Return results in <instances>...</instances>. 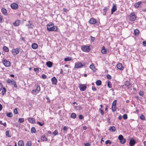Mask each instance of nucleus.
<instances>
[{"label":"nucleus","instance_id":"nucleus-1","mask_svg":"<svg viewBox=\"0 0 146 146\" xmlns=\"http://www.w3.org/2000/svg\"><path fill=\"white\" fill-rule=\"evenodd\" d=\"M47 30L48 31H58L57 27L54 26L53 23H50L47 25Z\"/></svg>","mask_w":146,"mask_h":146},{"label":"nucleus","instance_id":"nucleus-2","mask_svg":"<svg viewBox=\"0 0 146 146\" xmlns=\"http://www.w3.org/2000/svg\"><path fill=\"white\" fill-rule=\"evenodd\" d=\"M81 50L84 52H88L90 50V46H87L86 45H83L81 46Z\"/></svg>","mask_w":146,"mask_h":146},{"label":"nucleus","instance_id":"nucleus-3","mask_svg":"<svg viewBox=\"0 0 146 146\" xmlns=\"http://www.w3.org/2000/svg\"><path fill=\"white\" fill-rule=\"evenodd\" d=\"M7 82L9 84L13 85L14 87L15 88H17V86L16 84V82L13 79H8L7 81Z\"/></svg>","mask_w":146,"mask_h":146},{"label":"nucleus","instance_id":"nucleus-4","mask_svg":"<svg viewBox=\"0 0 146 146\" xmlns=\"http://www.w3.org/2000/svg\"><path fill=\"white\" fill-rule=\"evenodd\" d=\"M130 20L132 21H134L136 19V16L134 12H132L130 15Z\"/></svg>","mask_w":146,"mask_h":146},{"label":"nucleus","instance_id":"nucleus-5","mask_svg":"<svg viewBox=\"0 0 146 146\" xmlns=\"http://www.w3.org/2000/svg\"><path fill=\"white\" fill-rule=\"evenodd\" d=\"M40 90V86L37 85L36 89L33 90L32 91L31 93L33 94H36L38 93Z\"/></svg>","mask_w":146,"mask_h":146},{"label":"nucleus","instance_id":"nucleus-6","mask_svg":"<svg viewBox=\"0 0 146 146\" xmlns=\"http://www.w3.org/2000/svg\"><path fill=\"white\" fill-rule=\"evenodd\" d=\"M125 86L128 89L129 88L131 87L132 86V83L130 80H127L125 82L124 84L122 86V87H123Z\"/></svg>","mask_w":146,"mask_h":146},{"label":"nucleus","instance_id":"nucleus-7","mask_svg":"<svg viewBox=\"0 0 146 146\" xmlns=\"http://www.w3.org/2000/svg\"><path fill=\"white\" fill-rule=\"evenodd\" d=\"M118 139L120 140V142L121 144L124 143L126 141V139L123 138V136L121 135L119 136Z\"/></svg>","mask_w":146,"mask_h":146},{"label":"nucleus","instance_id":"nucleus-8","mask_svg":"<svg viewBox=\"0 0 146 146\" xmlns=\"http://www.w3.org/2000/svg\"><path fill=\"white\" fill-rule=\"evenodd\" d=\"M3 63L4 66L6 67H9L10 66V62L6 60H4L3 61Z\"/></svg>","mask_w":146,"mask_h":146},{"label":"nucleus","instance_id":"nucleus-9","mask_svg":"<svg viewBox=\"0 0 146 146\" xmlns=\"http://www.w3.org/2000/svg\"><path fill=\"white\" fill-rule=\"evenodd\" d=\"M11 52L13 55H16L19 53V48H17L15 49H13Z\"/></svg>","mask_w":146,"mask_h":146},{"label":"nucleus","instance_id":"nucleus-10","mask_svg":"<svg viewBox=\"0 0 146 146\" xmlns=\"http://www.w3.org/2000/svg\"><path fill=\"white\" fill-rule=\"evenodd\" d=\"M79 87L81 91H85L86 88V86L84 84H80L79 86Z\"/></svg>","mask_w":146,"mask_h":146},{"label":"nucleus","instance_id":"nucleus-11","mask_svg":"<svg viewBox=\"0 0 146 146\" xmlns=\"http://www.w3.org/2000/svg\"><path fill=\"white\" fill-rule=\"evenodd\" d=\"M84 65L82 64L81 63L78 62L75 63L74 68H79L83 67Z\"/></svg>","mask_w":146,"mask_h":146},{"label":"nucleus","instance_id":"nucleus-12","mask_svg":"<svg viewBox=\"0 0 146 146\" xmlns=\"http://www.w3.org/2000/svg\"><path fill=\"white\" fill-rule=\"evenodd\" d=\"M89 23L91 24L95 25L96 24L97 22L96 20L94 18H91L89 20Z\"/></svg>","mask_w":146,"mask_h":146},{"label":"nucleus","instance_id":"nucleus-13","mask_svg":"<svg viewBox=\"0 0 146 146\" xmlns=\"http://www.w3.org/2000/svg\"><path fill=\"white\" fill-rule=\"evenodd\" d=\"M11 8L14 9L16 10L18 8V5L15 3H13L11 4Z\"/></svg>","mask_w":146,"mask_h":146},{"label":"nucleus","instance_id":"nucleus-14","mask_svg":"<svg viewBox=\"0 0 146 146\" xmlns=\"http://www.w3.org/2000/svg\"><path fill=\"white\" fill-rule=\"evenodd\" d=\"M52 84L53 85H56L57 82V80L56 78L55 77H52L51 79Z\"/></svg>","mask_w":146,"mask_h":146},{"label":"nucleus","instance_id":"nucleus-15","mask_svg":"<svg viewBox=\"0 0 146 146\" xmlns=\"http://www.w3.org/2000/svg\"><path fill=\"white\" fill-rule=\"evenodd\" d=\"M117 67L118 69L120 70H123L124 69V67L122 66V64L121 63H118Z\"/></svg>","mask_w":146,"mask_h":146},{"label":"nucleus","instance_id":"nucleus-16","mask_svg":"<svg viewBox=\"0 0 146 146\" xmlns=\"http://www.w3.org/2000/svg\"><path fill=\"white\" fill-rule=\"evenodd\" d=\"M136 142L133 139H130L129 142V144L130 146H133L135 144Z\"/></svg>","mask_w":146,"mask_h":146},{"label":"nucleus","instance_id":"nucleus-17","mask_svg":"<svg viewBox=\"0 0 146 146\" xmlns=\"http://www.w3.org/2000/svg\"><path fill=\"white\" fill-rule=\"evenodd\" d=\"M20 21L19 20H17L13 23V24L14 26L17 27L19 26L20 25Z\"/></svg>","mask_w":146,"mask_h":146},{"label":"nucleus","instance_id":"nucleus-18","mask_svg":"<svg viewBox=\"0 0 146 146\" xmlns=\"http://www.w3.org/2000/svg\"><path fill=\"white\" fill-rule=\"evenodd\" d=\"M117 9V7L116 5L113 4V6L111 9V14H113V13L116 11Z\"/></svg>","mask_w":146,"mask_h":146},{"label":"nucleus","instance_id":"nucleus-19","mask_svg":"<svg viewBox=\"0 0 146 146\" xmlns=\"http://www.w3.org/2000/svg\"><path fill=\"white\" fill-rule=\"evenodd\" d=\"M28 120L29 122L33 124L35 123V120L34 118L31 117L29 118H28Z\"/></svg>","mask_w":146,"mask_h":146},{"label":"nucleus","instance_id":"nucleus-20","mask_svg":"<svg viewBox=\"0 0 146 146\" xmlns=\"http://www.w3.org/2000/svg\"><path fill=\"white\" fill-rule=\"evenodd\" d=\"M90 68L93 70L94 72H95L96 71V68L95 67V66L94 64L93 63H92L90 66Z\"/></svg>","mask_w":146,"mask_h":146},{"label":"nucleus","instance_id":"nucleus-21","mask_svg":"<svg viewBox=\"0 0 146 146\" xmlns=\"http://www.w3.org/2000/svg\"><path fill=\"white\" fill-rule=\"evenodd\" d=\"M46 65L48 67L50 68L52 66L53 63L49 61L46 62Z\"/></svg>","mask_w":146,"mask_h":146},{"label":"nucleus","instance_id":"nucleus-22","mask_svg":"<svg viewBox=\"0 0 146 146\" xmlns=\"http://www.w3.org/2000/svg\"><path fill=\"white\" fill-rule=\"evenodd\" d=\"M41 139L42 141H47V138L45 137L44 135H42L41 137Z\"/></svg>","mask_w":146,"mask_h":146},{"label":"nucleus","instance_id":"nucleus-23","mask_svg":"<svg viewBox=\"0 0 146 146\" xmlns=\"http://www.w3.org/2000/svg\"><path fill=\"white\" fill-rule=\"evenodd\" d=\"M142 3V2L141 1H139L138 2L135 3L134 4V6L135 8L138 7L139 5Z\"/></svg>","mask_w":146,"mask_h":146},{"label":"nucleus","instance_id":"nucleus-24","mask_svg":"<svg viewBox=\"0 0 146 146\" xmlns=\"http://www.w3.org/2000/svg\"><path fill=\"white\" fill-rule=\"evenodd\" d=\"M1 11L2 13L5 15H7V10L4 8H3L1 9Z\"/></svg>","mask_w":146,"mask_h":146},{"label":"nucleus","instance_id":"nucleus-25","mask_svg":"<svg viewBox=\"0 0 146 146\" xmlns=\"http://www.w3.org/2000/svg\"><path fill=\"white\" fill-rule=\"evenodd\" d=\"M101 52L103 54H105L107 52V50L105 48L104 46H103L101 50Z\"/></svg>","mask_w":146,"mask_h":146},{"label":"nucleus","instance_id":"nucleus-26","mask_svg":"<svg viewBox=\"0 0 146 146\" xmlns=\"http://www.w3.org/2000/svg\"><path fill=\"white\" fill-rule=\"evenodd\" d=\"M109 129L111 131L114 132L116 130V128L115 126H112L110 127Z\"/></svg>","mask_w":146,"mask_h":146},{"label":"nucleus","instance_id":"nucleus-27","mask_svg":"<svg viewBox=\"0 0 146 146\" xmlns=\"http://www.w3.org/2000/svg\"><path fill=\"white\" fill-rule=\"evenodd\" d=\"M18 146H24V143L22 140H20L18 143Z\"/></svg>","mask_w":146,"mask_h":146},{"label":"nucleus","instance_id":"nucleus-28","mask_svg":"<svg viewBox=\"0 0 146 146\" xmlns=\"http://www.w3.org/2000/svg\"><path fill=\"white\" fill-rule=\"evenodd\" d=\"M38 47L37 44L36 43H34L32 45V47L33 49H36Z\"/></svg>","mask_w":146,"mask_h":146},{"label":"nucleus","instance_id":"nucleus-29","mask_svg":"<svg viewBox=\"0 0 146 146\" xmlns=\"http://www.w3.org/2000/svg\"><path fill=\"white\" fill-rule=\"evenodd\" d=\"M134 34L135 36H138L139 33V30L137 29H135L134 31Z\"/></svg>","mask_w":146,"mask_h":146},{"label":"nucleus","instance_id":"nucleus-30","mask_svg":"<svg viewBox=\"0 0 146 146\" xmlns=\"http://www.w3.org/2000/svg\"><path fill=\"white\" fill-rule=\"evenodd\" d=\"M28 22L30 23L29 24H27L26 26H28L29 28H32L33 26V25H32V21H29Z\"/></svg>","mask_w":146,"mask_h":146},{"label":"nucleus","instance_id":"nucleus-31","mask_svg":"<svg viewBox=\"0 0 146 146\" xmlns=\"http://www.w3.org/2000/svg\"><path fill=\"white\" fill-rule=\"evenodd\" d=\"M2 90L1 92V94L2 96L4 95V94H5L6 91V88L5 87L3 88H2Z\"/></svg>","mask_w":146,"mask_h":146},{"label":"nucleus","instance_id":"nucleus-32","mask_svg":"<svg viewBox=\"0 0 146 146\" xmlns=\"http://www.w3.org/2000/svg\"><path fill=\"white\" fill-rule=\"evenodd\" d=\"M107 85L110 88H112V85L111 83V82L109 81H107Z\"/></svg>","mask_w":146,"mask_h":146},{"label":"nucleus","instance_id":"nucleus-33","mask_svg":"<svg viewBox=\"0 0 146 146\" xmlns=\"http://www.w3.org/2000/svg\"><path fill=\"white\" fill-rule=\"evenodd\" d=\"M75 108L76 110H80L82 109V107L80 106H77L75 107Z\"/></svg>","mask_w":146,"mask_h":146},{"label":"nucleus","instance_id":"nucleus-34","mask_svg":"<svg viewBox=\"0 0 146 146\" xmlns=\"http://www.w3.org/2000/svg\"><path fill=\"white\" fill-rule=\"evenodd\" d=\"M96 84L97 86H100L102 84V82L100 80H97L96 82Z\"/></svg>","mask_w":146,"mask_h":146},{"label":"nucleus","instance_id":"nucleus-35","mask_svg":"<svg viewBox=\"0 0 146 146\" xmlns=\"http://www.w3.org/2000/svg\"><path fill=\"white\" fill-rule=\"evenodd\" d=\"M72 60V58L70 57H68L65 58L64 59V60L65 61H70Z\"/></svg>","mask_w":146,"mask_h":146},{"label":"nucleus","instance_id":"nucleus-36","mask_svg":"<svg viewBox=\"0 0 146 146\" xmlns=\"http://www.w3.org/2000/svg\"><path fill=\"white\" fill-rule=\"evenodd\" d=\"M3 50L5 52H8L9 50L8 48L6 46H4L3 47Z\"/></svg>","mask_w":146,"mask_h":146},{"label":"nucleus","instance_id":"nucleus-37","mask_svg":"<svg viewBox=\"0 0 146 146\" xmlns=\"http://www.w3.org/2000/svg\"><path fill=\"white\" fill-rule=\"evenodd\" d=\"M111 110L113 112L115 111L116 110V106H112Z\"/></svg>","mask_w":146,"mask_h":146},{"label":"nucleus","instance_id":"nucleus-38","mask_svg":"<svg viewBox=\"0 0 146 146\" xmlns=\"http://www.w3.org/2000/svg\"><path fill=\"white\" fill-rule=\"evenodd\" d=\"M71 118L75 119L76 117V115L75 113H72L71 115Z\"/></svg>","mask_w":146,"mask_h":146},{"label":"nucleus","instance_id":"nucleus-39","mask_svg":"<svg viewBox=\"0 0 146 146\" xmlns=\"http://www.w3.org/2000/svg\"><path fill=\"white\" fill-rule=\"evenodd\" d=\"M36 132V130L34 127H32L31 128V132L32 133H35Z\"/></svg>","mask_w":146,"mask_h":146},{"label":"nucleus","instance_id":"nucleus-40","mask_svg":"<svg viewBox=\"0 0 146 146\" xmlns=\"http://www.w3.org/2000/svg\"><path fill=\"white\" fill-rule=\"evenodd\" d=\"M140 118L141 120H144L145 119V116L143 114H142L140 116Z\"/></svg>","mask_w":146,"mask_h":146},{"label":"nucleus","instance_id":"nucleus-41","mask_svg":"<svg viewBox=\"0 0 146 146\" xmlns=\"http://www.w3.org/2000/svg\"><path fill=\"white\" fill-rule=\"evenodd\" d=\"M7 115L8 117H13V115L12 113L9 112L7 113Z\"/></svg>","mask_w":146,"mask_h":146},{"label":"nucleus","instance_id":"nucleus-42","mask_svg":"<svg viewBox=\"0 0 146 146\" xmlns=\"http://www.w3.org/2000/svg\"><path fill=\"white\" fill-rule=\"evenodd\" d=\"M53 133L54 136L58 135V130L57 129L55 130V131L53 132Z\"/></svg>","mask_w":146,"mask_h":146},{"label":"nucleus","instance_id":"nucleus-43","mask_svg":"<svg viewBox=\"0 0 146 146\" xmlns=\"http://www.w3.org/2000/svg\"><path fill=\"white\" fill-rule=\"evenodd\" d=\"M31 141H28L26 144V146H31Z\"/></svg>","mask_w":146,"mask_h":146},{"label":"nucleus","instance_id":"nucleus-44","mask_svg":"<svg viewBox=\"0 0 146 146\" xmlns=\"http://www.w3.org/2000/svg\"><path fill=\"white\" fill-rule=\"evenodd\" d=\"M19 121L20 123L23 122L24 121V119L23 118H19Z\"/></svg>","mask_w":146,"mask_h":146},{"label":"nucleus","instance_id":"nucleus-45","mask_svg":"<svg viewBox=\"0 0 146 146\" xmlns=\"http://www.w3.org/2000/svg\"><path fill=\"white\" fill-rule=\"evenodd\" d=\"M14 113L15 114H18L17 110V108L15 109L14 111Z\"/></svg>","mask_w":146,"mask_h":146},{"label":"nucleus","instance_id":"nucleus-46","mask_svg":"<svg viewBox=\"0 0 146 146\" xmlns=\"http://www.w3.org/2000/svg\"><path fill=\"white\" fill-rule=\"evenodd\" d=\"M99 110L100 111V113L101 114L103 115H104V111L103 110H102V109L100 108V109H99Z\"/></svg>","mask_w":146,"mask_h":146},{"label":"nucleus","instance_id":"nucleus-47","mask_svg":"<svg viewBox=\"0 0 146 146\" xmlns=\"http://www.w3.org/2000/svg\"><path fill=\"white\" fill-rule=\"evenodd\" d=\"M6 135L7 136H8L9 137H11V136L10 135H9V131H6L5 132Z\"/></svg>","mask_w":146,"mask_h":146},{"label":"nucleus","instance_id":"nucleus-48","mask_svg":"<svg viewBox=\"0 0 146 146\" xmlns=\"http://www.w3.org/2000/svg\"><path fill=\"white\" fill-rule=\"evenodd\" d=\"M123 117L124 119H127V114H125L123 115Z\"/></svg>","mask_w":146,"mask_h":146},{"label":"nucleus","instance_id":"nucleus-49","mask_svg":"<svg viewBox=\"0 0 146 146\" xmlns=\"http://www.w3.org/2000/svg\"><path fill=\"white\" fill-rule=\"evenodd\" d=\"M42 79H45L46 78L47 76L46 75L43 74L42 75Z\"/></svg>","mask_w":146,"mask_h":146},{"label":"nucleus","instance_id":"nucleus-50","mask_svg":"<svg viewBox=\"0 0 146 146\" xmlns=\"http://www.w3.org/2000/svg\"><path fill=\"white\" fill-rule=\"evenodd\" d=\"M105 143L106 144H111V143L110 140H108L106 141Z\"/></svg>","mask_w":146,"mask_h":146},{"label":"nucleus","instance_id":"nucleus-51","mask_svg":"<svg viewBox=\"0 0 146 146\" xmlns=\"http://www.w3.org/2000/svg\"><path fill=\"white\" fill-rule=\"evenodd\" d=\"M107 78L109 80H110L111 78V77L110 75L108 74L107 75Z\"/></svg>","mask_w":146,"mask_h":146},{"label":"nucleus","instance_id":"nucleus-52","mask_svg":"<svg viewBox=\"0 0 146 146\" xmlns=\"http://www.w3.org/2000/svg\"><path fill=\"white\" fill-rule=\"evenodd\" d=\"M3 17L2 16L0 15V23H2L3 22Z\"/></svg>","mask_w":146,"mask_h":146},{"label":"nucleus","instance_id":"nucleus-53","mask_svg":"<svg viewBox=\"0 0 146 146\" xmlns=\"http://www.w3.org/2000/svg\"><path fill=\"white\" fill-rule=\"evenodd\" d=\"M79 118L80 119H82L84 118V116L82 115H80L79 116Z\"/></svg>","mask_w":146,"mask_h":146},{"label":"nucleus","instance_id":"nucleus-54","mask_svg":"<svg viewBox=\"0 0 146 146\" xmlns=\"http://www.w3.org/2000/svg\"><path fill=\"white\" fill-rule=\"evenodd\" d=\"M107 8L106 7L104 8V9H103V10H104V11L105 13V15H106V12H107Z\"/></svg>","mask_w":146,"mask_h":146},{"label":"nucleus","instance_id":"nucleus-55","mask_svg":"<svg viewBox=\"0 0 146 146\" xmlns=\"http://www.w3.org/2000/svg\"><path fill=\"white\" fill-rule=\"evenodd\" d=\"M117 100H115L113 102L112 106H116V103Z\"/></svg>","mask_w":146,"mask_h":146},{"label":"nucleus","instance_id":"nucleus-56","mask_svg":"<svg viewBox=\"0 0 146 146\" xmlns=\"http://www.w3.org/2000/svg\"><path fill=\"white\" fill-rule=\"evenodd\" d=\"M37 124H39V125H40L41 126H42L44 124V123H41V122H37Z\"/></svg>","mask_w":146,"mask_h":146},{"label":"nucleus","instance_id":"nucleus-57","mask_svg":"<svg viewBox=\"0 0 146 146\" xmlns=\"http://www.w3.org/2000/svg\"><path fill=\"white\" fill-rule=\"evenodd\" d=\"M139 95L141 96H143L144 94L143 92L142 91H140L139 92Z\"/></svg>","mask_w":146,"mask_h":146},{"label":"nucleus","instance_id":"nucleus-58","mask_svg":"<svg viewBox=\"0 0 146 146\" xmlns=\"http://www.w3.org/2000/svg\"><path fill=\"white\" fill-rule=\"evenodd\" d=\"M91 40L92 42H94V40L95 39V38L92 36H91Z\"/></svg>","mask_w":146,"mask_h":146},{"label":"nucleus","instance_id":"nucleus-59","mask_svg":"<svg viewBox=\"0 0 146 146\" xmlns=\"http://www.w3.org/2000/svg\"><path fill=\"white\" fill-rule=\"evenodd\" d=\"M46 99L47 100H48V102L49 103H50L51 101L49 98L48 97H46Z\"/></svg>","mask_w":146,"mask_h":146},{"label":"nucleus","instance_id":"nucleus-60","mask_svg":"<svg viewBox=\"0 0 146 146\" xmlns=\"http://www.w3.org/2000/svg\"><path fill=\"white\" fill-rule=\"evenodd\" d=\"M3 88V85L0 82V91H1Z\"/></svg>","mask_w":146,"mask_h":146},{"label":"nucleus","instance_id":"nucleus-61","mask_svg":"<svg viewBox=\"0 0 146 146\" xmlns=\"http://www.w3.org/2000/svg\"><path fill=\"white\" fill-rule=\"evenodd\" d=\"M92 89L94 91H96V89L95 87V86H92Z\"/></svg>","mask_w":146,"mask_h":146},{"label":"nucleus","instance_id":"nucleus-62","mask_svg":"<svg viewBox=\"0 0 146 146\" xmlns=\"http://www.w3.org/2000/svg\"><path fill=\"white\" fill-rule=\"evenodd\" d=\"M143 45L144 46H146V41H143Z\"/></svg>","mask_w":146,"mask_h":146},{"label":"nucleus","instance_id":"nucleus-63","mask_svg":"<svg viewBox=\"0 0 146 146\" xmlns=\"http://www.w3.org/2000/svg\"><path fill=\"white\" fill-rule=\"evenodd\" d=\"M68 129V127H67L65 126L63 128V130L64 131H66Z\"/></svg>","mask_w":146,"mask_h":146},{"label":"nucleus","instance_id":"nucleus-64","mask_svg":"<svg viewBox=\"0 0 146 146\" xmlns=\"http://www.w3.org/2000/svg\"><path fill=\"white\" fill-rule=\"evenodd\" d=\"M85 146H90V144L89 143H86L84 144Z\"/></svg>","mask_w":146,"mask_h":146}]
</instances>
